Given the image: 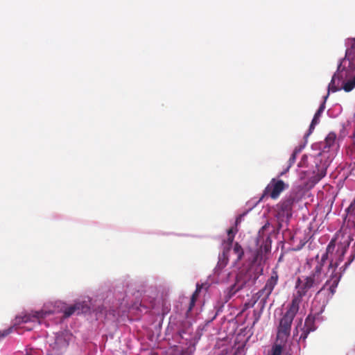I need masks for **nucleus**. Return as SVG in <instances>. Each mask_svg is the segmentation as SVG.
Listing matches in <instances>:
<instances>
[{
	"mask_svg": "<svg viewBox=\"0 0 355 355\" xmlns=\"http://www.w3.org/2000/svg\"><path fill=\"white\" fill-rule=\"evenodd\" d=\"M355 88V38L350 40V47L340 59L337 70L329 84V91L343 89L349 92Z\"/></svg>",
	"mask_w": 355,
	"mask_h": 355,
	"instance_id": "1",
	"label": "nucleus"
},
{
	"mask_svg": "<svg viewBox=\"0 0 355 355\" xmlns=\"http://www.w3.org/2000/svg\"><path fill=\"white\" fill-rule=\"evenodd\" d=\"M271 240L267 236L263 245L257 251L244 250L239 243H235L232 249V254L235 257L234 264L241 262L243 266H261L268 264L267 259L271 249Z\"/></svg>",
	"mask_w": 355,
	"mask_h": 355,
	"instance_id": "2",
	"label": "nucleus"
},
{
	"mask_svg": "<svg viewBox=\"0 0 355 355\" xmlns=\"http://www.w3.org/2000/svg\"><path fill=\"white\" fill-rule=\"evenodd\" d=\"M322 282L321 268H316L314 272L302 278H297L295 284L296 293L293 294L292 302L300 306L302 297L308 291Z\"/></svg>",
	"mask_w": 355,
	"mask_h": 355,
	"instance_id": "3",
	"label": "nucleus"
},
{
	"mask_svg": "<svg viewBox=\"0 0 355 355\" xmlns=\"http://www.w3.org/2000/svg\"><path fill=\"white\" fill-rule=\"evenodd\" d=\"M346 249L339 246L336 250V239L329 243L326 252L323 253L320 259V266H338L343 259Z\"/></svg>",
	"mask_w": 355,
	"mask_h": 355,
	"instance_id": "4",
	"label": "nucleus"
},
{
	"mask_svg": "<svg viewBox=\"0 0 355 355\" xmlns=\"http://www.w3.org/2000/svg\"><path fill=\"white\" fill-rule=\"evenodd\" d=\"M236 275V282L228 288L227 299H230L248 282L254 283L258 278L254 268H239Z\"/></svg>",
	"mask_w": 355,
	"mask_h": 355,
	"instance_id": "5",
	"label": "nucleus"
},
{
	"mask_svg": "<svg viewBox=\"0 0 355 355\" xmlns=\"http://www.w3.org/2000/svg\"><path fill=\"white\" fill-rule=\"evenodd\" d=\"M300 306L291 302L286 309V311L280 319L277 331L278 338H287L291 334V325L294 318L299 311Z\"/></svg>",
	"mask_w": 355,
	"mask_h": 355,
	"instance_id": "6",
	"label": "nucleus"
},
{
	"mask_svg": "<svg viewBox=\"0 0 355 355\" xmlns=\"http://www.w3.org/2000/svg\"><path fill=\"white\" fill-rule=\"evenodd\" d=\"M296 200V195L291 193L282 200L275 207V217L279 223L288 220L292 216L293 205Z\"/></svg>",
	"mask_w": 355,
	"mask_h": 355,
	"instance_id": "7",
	"label": "nucleus"
},
{
	"mask_svg": "<svg viewBox=\"0 0 355 355\" xmlns=\"http://www.w3.org/2000/svg\"><path fill=\"white\" fill-rule=\"evenodd\" d=\"M71 335L68 332H59L51 344V355H63L69 346Z\"/></svg>",
	"mask_w": 355,
	"mask_h": 355,
	"instance_id": "8",
	"label": "nucleus"
},
{
	"mask_svg": "<svg viewBox=\"0 0 355 355\" xmlns=\"http://www.w3.org/2000/svg\"><path fill=\"white\" fill-rule=\"evenodd\" d=\"M238 232L236 227L234 229V227H231L227 230V239L223 240L222 243L223 245V253L219 256V260L218 265L220 266H225L229 263V257L228 254L232 248L235 234Z\"/></svg>",
	"mask_w": 355,
	"mask_h": 355,
	"instance_id": "9",
	"label": "nucleus"
},
{
	"mask_svg": "<svg viewBox=\"0 0 355 355\" xmlns=\"http://www.w3.org/2000/svg\"><path fill=\"white\" fill-rule=\"evenodd\" d=\"M286 187L283 180L272 178L265 188L263 196H269L272 199H277Z\"/></svg>",
	"mask_w": 355,
	"mask_h": 355,
	"instance_id": "10",
	"label": "nucleus"
},
{
	"mask_svg": "<svg viewBox=\"0 0 355 355\" xmlns=\"http://www.w3.org/2000/svg\"><path fill=\"white\" fill-rule=\"evenodd\" d=\"M51 312L44 311H32L31 313L24 314L23 316L16 318V324L28 323V322H37L40 323V319L45 318L49 315Z\"/></svg>",
	"mask_w": 355,
	"mask_h": 355,
	"instance_id": "11",
	"label": "nucleus"
},
{
	"mask_svg": "<svg viewBox=\"0 0 355 355\" xmlns=\"http://www.w3.org/2000/svg\"><path fill=\"white\" fill-rule=\"evenodd\" d=\"M278 275L276 270H273L270 277L267 280L265 286L259 291L260 295H264L266 298L272 292L275 286L277 284Z\"/></svg>",
	"mask_w": 355,
	"mask_h": 355,
	"instance_id": "12",
	"label": "nucleus"
},
{
	"mask_svg": "<svg viewBox=\"0 0 355 355\" xmlns=\"http://www.w3.org/2000/svg\"><path fill=\"white\" fill-rule=\"evenodd\" d=\"M315 317L312 315H309L305 319L304 325L302 328V334L300 336V339L305 340L308 336V335L314 331L316 329V326L315 324Z\"/></svg>",
	"mask_w": 355,
	"mask_h": 355,
	"instance_id": "13",
	"label": "nucleus"
},
{
	"mask_svg": "<svg viewBox=\"0 0 355 355\" xmlns=\"http://www.w3.org/2000/svg\"><path fill=\"white\" fill-rule=\"evenodd\" d=\"M84 305L80 303H76L73 305L67 307L64 311V318H69L73 313H75L77 311V313L79 314L80 312H83L84 311Z\"/></svg>",
	"mask_w": 355,
	"mask_h": 355,
	"instance_id": "14",
	"label": "nucleus"
},
{
	"mask_svg": "<svg viewBox=\"0 0 355 355\" xmlns=\"http://www.w3.org/2000/svg\"><path fill=\"white\" fill-rule=\"evenodd\" d=\"M336 135L334 132H329L326 137L324 142V149H329L332 147L336 141Z\"/></svg>",
	"mask_w": 355,
	"mask_h": 355,
	"instance_id": "15",
	"label": "nucleus"
},
{
	"mask_svg": "<svg viewBox=\"0 0 355 355\" xmlns=\"http://www.w3.org/2000/svg\"><path fill=\"white\" fill-rule=\"evenodd\" d=\"M205 288V290H207L208 288V285L207 284H199V283H197L196 284V291H194V293H193V295H191V299H193L195 300H197L198 296H199V293H200L201 290Z\"/></svg>",
	"mask_w": 355,
	"mask_h": 355,
	"instance_id": "16",
	"label": "nucleus"
},
{
	"mask_svg": "<svg viewBox=\"0 0 355 355\" xmlns=\"http://www.w3.org/2000/svg\"><path fill=\"white\" fill-rule=\"evenodd\" d=\"M297 151L295 150L291 155L290 159H289V164L287 167V168L285 170V171L284 172H282L281 173V175H283L284 174H285L289 169V168L294 164V162H295V159H296V154H297Z\"/></svg>",
	"mask_w": 355,
	"mask_h": 355,
	"instance_id": "17",
	"label": "nucleus"
},
{
	"mask_svg": "<svg viewBox=\"0 0 355 355\" xmlns=\"http://www.w3.org/2000/svg\"><path fill=\"white\" fill-rule=\"evenodd\" d=\"M330 92H331V90L330 91L328 90V93H327V96L324 97V102L320 105L318 110H317V112L315 114V115H317L319 117H320L321 114L324 112V110L325 109V101L327 98ZM331 92H333L331 91Z\"/></svg>",
	"mask_w": 355,
	"mask_h": 355,
	"instance_id": "18",
	"label": "nucleus"
},
{
	"mask_svg": "<svg viewBox=\"0 0 355 355\" xmlns=\"http://www.w3.org/2000/svg\"><path fill=\"white\" fill-rule=\"evenodd\" d=\"M282 353V347L280 345H275L271 349L270 355H281Z\"/></svg>",
	"mask_w": 355,
	"mask_h": 355,
	"instance_id": "19",
	"label": "nucleus"
},
{
	"mask_svg": "<svg viewBox=\"0 0 355 355\" xmlns=\"http://www.w3.org/2000/svg\"><path fill=\"white\" fill-rule=\"evenodd\" d=\"M319 121L320 117L315 114L309 129V134H311L312 132V131L315 128V126L319 123Z\"/></svg>",
	"mask_w": 355,
	"mask_h": 355,
	"instance_id": "20",
	"label": "nucleus"
},
{
	"mask_svg": "<svg viewBox=\"0 0 355 355\" xmlns=\"http://www.w3.org/2000/svg\"><path fill=\"white\" fill-rule=\"evenodd\" d=\"M326 171L327 169L325 168H322L321 170H318V173L315 176H314V181L315 182L320 181L322 178H324L326 175Z\"/></svg>",
	"mask_w": 355,
	"mask_h": 355,
	"instance_id": "21",
	"label": "nucleus"
},
{
	"mask_svg": "<svg viewBox=\"0 0 355 355\" xmlns=\"http://www.w3.org/2000/svg\"><path fill=\"white\" fill-rule=\"evenodd\" d=\"M12 329L13 327H11L7 329L0 331V338H4L9 335L12 331Z\"/></svg>",
	"mask_w": 355,
	"mask_h": 355,
	"instance_id": "22",
	"label": "nucleus"
},
{
	"mask_svg": "<svg viewBox=\"0 0 355 355\" xmlns=\"http://www.w3.org/2000/svg\"><path fill=\"white\" fill-rule=\"evenodd\" d=\"M338 284V279H336L335 280H334L333 284L331 285L329 290L332 294H334L335 293V288L337 286Z\"/></svg>",
	"mask_w": 355,
	"mask_h": 355,
	"instance_id": "23",
	"label": "nucleus"
},
{
	"mask_svg": "<svg viewBox=\"0 0 355 355\" xmlns=\"http://www.w3.org/2000/svg\"><path fill=\"white\" fill-rule=\"evenodd\" d=\"M270 226V223L268 222L266 223L259 231V237H261V235L263 234L264 231L268 228Z\"/></svg>",
	"mask_w": 355,
	"mask_h": 355,
	"instance_id": "24",
	"label": "nucleus"
},
{
	"mask_svg": "<svg viewBox=\"0 0 355 355\" xmlns=\"http://www.w3.org/2000/svg\"><path fill=\"white\" fill-rule=\"evenodd\" d=\"M245 214H246V213H243L237 216L236 221H235L236 227L241 223L243 218L245 216Z\"/></svg>",
	"mask_w": 355,
	"mask_h": 355,
	"instance_id": "25",
	"label": "nucleus"
},
{
	"mask_svg": "<svg viewBox=\"0 0 355 355\" xmlns=\"http://www.w3.org/2000/svg\"><path fill=\"white\" fill-rule=\"evenodd\" d=\"M196 300H193V299H191V300H190V303H189V306L188 307V310H187V314L191 311V310L193 309V306H195L196 304Z\"/></svg>",
	"mask_w": 355,
	"mask_h": 355,
	"instance_id": "26",
	"label": "nucleus"
},
{
	"mask_svg": "<svg viewBox=\"0 0 355 355\" xmlns=\"http://www.w3.org/2000/svg\"><path fill=\"white\" fill-rule=\"evenodd\" d=\"M355 208V200H354L353 202L351 203V205H349V207L347 208V211L348 212H350L351 211H353Z\"/></svg>",
	"mask_w": 355,
	"mask_h": 355,
	"instance_id": "27",
	"label": "nucleus"
},
{
	"mask_svg": "<svg viewBox=\"0 0 355 355\" xmlns=\"http://www.w3.org/2000/svg\"><path fill=\"white\" fill-rule=\"evenodd\" d=\"M351 261H352V259H349V261H347V262H345L343 266H345V267L349 266V264H350V263H351Z\"/></svg>",
	"mask_w": 355,
	"mask_h": 355,
	"instance_id": "28",
	"label": "nucleus"
},
{
	"mask_svg": "<svg viewBox=\"0 0 355 355\" xmlns=\"http://www.w3.org/2000/svg\"><path fill=\"white\" fill-rule=\"evenodd\" d=\"M295 331L297 333V327L295 328Z\"/></svg>",
	"mask_w": 355,
	"mask_h": 355,
	"instance_id": "29",
	"label": "nucleus"
},
{
	"mask_svg": "<svg viewBox=\"0 0 355 355\" xmlns=\"http://www.w3.org/2000/svg\"><path fill=\"white\" fill-rule=\"evenodd\" d=\"M302 319H300V324H302Z\"/></svg>",
	"mask_w": 355,
	"mask_h": 355,
	"instance_id": "30",
	"label": "nucleus"
}]
</instances>
